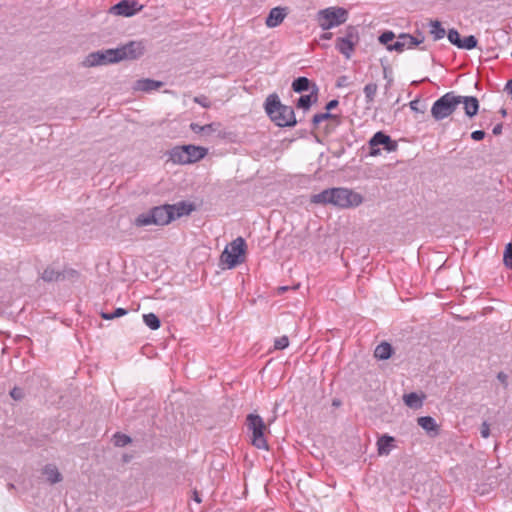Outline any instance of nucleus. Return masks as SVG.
Segmentation results:
<instances>
[{
  "label": "nucleus",
  "instance_id": "7",
  "mask_svg": "<svg viewBox=\"0 0 512 512\" xmlns=\"http://www.w3.org/2000/svg\"><path fill=\"white\" fill-rule=\"evenodd\" d=\"M337 105L338 101L332 100L326 105L325 112L314 116L313 122L318 129H323L324 131L329 132L340 124V114L331 112L337 107Z\"/></svg>",
  "mask_w": 512,
  "mask_h": 512
},
{
  "label": "nucleus",
  "instance_id": "26",
  "mask_svg": "<svg viewBox=\"0 0 512 512\" xmlns=\"http://www.w3.org/2000/svg\"><path fill=\"white\" fill-rule=\"evenodd\" d=\"M310 88V80L306 77H298L292 83V89L295 93H303Z\"/></svg>",
  "mask_w": 512,
  "mask_h": 512
},
{
  "label": "nucleus",
  "instance_id": "1",
  "mask_svg": "<svg viewBox=\"0 0 512 512\" xmlns=\"http://www.w3.org/2000/svg\"><path fill=\"white\" fill-rule=\"evenodd\" d=\"M310 201L314 204L331 205L347 210L360 207L365 197L362 193L348 187H333L313 194Z\"/></svg>",
  "mask_w": 512,
  "mask_h": 512
},
{
  "label": "nucleus",
  "instance_id": "38",
  "mask_svg": "<svg viewBox=\"0 0 512 512\" xmlns=\"http://www.w3.org/2000/svg\"><path fill=\"white\" fill-rule=\"evenodd\" d=\"M480 434L483 438L490 436V425L487 422H483L480 427Z\"/></svg>",
  "mask_w": 512,
  "mask_h": 512
},
{
  "label": "nucleus",
  "instance_id": "44",
  "mask_svg": "<svg viewBox=\"0 0 512 512\" xmlns=\"http://www.w3.org/2000/svg\"><path fill=\"white\" fill-rule=\"evenodd\" d=\"M208 100L209 98H195V101L197 103H199L200 105H202L203 107H208L209 106V103H208Z\"/></svg>",
  "mask_w": 512,
  "mask_h": 512
},
{
  "label": "nucleus",
  "instance_id": "42",
  "mask_svg": "<svg viewBox=\"0 0 512 512\" xmlns=\"http://www.w3.org/2000/svg\"><path fill=\"white\" fill-rule=\"evenodd\" d=\"M364 91L366 93V96H371L376 92V86L372 84H368L365 86Z\"/></svg>",
  "mask_w": 512,
  "mask_h": 512
},
{
  "label": "nucleus",
  "instance_id": "4",
  "mask_svg": "<svg viewBox=\"0 0 512 512\" xmlns=\"http://www.w3.org/2000/svg\"><path fill=\"white\" fill-rule=\"evenodd\" d=\"M265 110L271 121L279 127L293 126L296 123L293 108L282 104L277 98L269 99Z\"/></svg>",
  "mask_w": 512,
  "mask_h": 512
},
{
  "label": "nucleus",
  "instance_id": "24",
  "mask_svg": "<svg viewBox=\"0 0 512 512\" xmlns=\"http://www.w3.org/2000/svg\"><path fill=\"white\" fill-rule=\"evenodd\" d=\"M418 425L427 432H438V425L434 418L430 416H423L417 419Z\"/></svg>",
  "mask_w": 512,
  "mask_h": 512
},
{
  "label": "nucleus",
  "instance_id": "48",
  "mask_svg": "<svg viewBox=\"0 0 512 512\" xmlns=\"http://www.w3.org/2000/svg\"><path fill=\"white\" fill-rule=\"evenodd\" d=\"M317 92H318V89H317L316 85L314 84V85H313V89H312V91H311V93H310V95H309V96H313V94H314V93L316 94Z\"/></svg>",
  "mask_w": 512,
  "mask_h": 512
},
{
  "label": "nucleus",
  "instance_id": "22",
  "mask_svg": "<svg viewBox=\"0 0 512 512\" xmlns=\"http://www.w3.org/2000/svg\"><path fill=\"white\" fill-rule=\"evenodd\" d=\"M43 476L45 477L46 481L51 484L57 483L62 479L61 474L59 473L56 466L50 464L44 467Z\"/></svg>",
  "mask_w": 512,
  "mask_h": 512
},
{
  "label": "nucleus",
  "instance_id": "37",
  "mask_svg": "<svg viewBox=\"0 0 512 512\" xmlns=\"http://www.w3.org/2000/svg\"><path fill=\"white\" fill-rule=\"evenodd\" d=\"M410 107L412 110L417 112H423L426 108V106L421 102L419 98H416L415 100L411 101Z\"/></svg>",
  "mask_w": 512,
  "mask_h": 512
},
{
  "label": "nucleus",
  "instance_id": "47",
  "mask_svg": "<svg viewBox=\"0 0 512 512\" xmlns=\"http://www.w3.org/2000/svg\"><path fill=\"white\" fill-rule=\"evenodd\" d=\"M331 38H332V33L331 32H327V33H324L322 35V39L330 40Z\"/></svg>",
  "mask_w": 512,
  "mask_h": 512
},
{
  "label": "nucleus",
  "instance_id": "50",
  "mask_svg": "<svg viewBox=\"0 0 512 512\" xmlns=\"http://www.w3.org/2000/svg\"><path fill=\"white\" fill-rule=\"evenodd\" d=\"M443 96L450 97V96H455V95H454V92H447V93H446V94H444Z\"/></svg>",
  "mask_w": 512,
  "mask_h": 512
},
{
  "label": "nucleus",
  "instance_id": "29",
  "mask_svg": "<svg viewBox=\"0 0 512 512\" xmlns=\"http://www.w3.org/2000/svg\"><path fill=\"white\" fill-rule=\"evenodd\" d=\"M143 321L152 330H156V329H158L160 327V320L153 313L144 314L143 315Z\"/></svg>",
  "mask_w": 512,
  "mask_h": 512
},
{
  "label": "nucleus",
  "instance_id": "8",
  "mask_svg": "<svg viewBox=\"0 0 512 512\" xmlns=\"http://www.w3.org/2000/svg\"><path fill=\"white\" fill-rule=\"evenodd\" d=\"M359 42V33L356 27L348 26L345 35L336 40V49L346 58L350 59L355 46Z\"/></svg>",
  "mask_w": 512,
  "mask_h": 512
},
{
  "label": "nucleus",
  "instance_id": "23",
  "mask_svg": "<svg viewBox=\"0 0 512 512\" xmlns=\"http://www.w3.org/2000/svg\"><path fill=\"white\" fill-rule=\"evenodd\" d=\"M430 34L434 41H438L446 35V30L442 27L441 22L438 20H431L429 22Z\"/></svg>",
  "mask_w": 512,
  "mask_h": 512
},
{
  "label": "nucleus",
  "instance_id": "6",
  "mask_svg": "<svg viewBox=\"0 0 512 512\" xmlns=\"http://www.w3.org/2000/svg\"><path fill=\"white\" fill-rule=\"evenodd\" d=\"M247 427L251 432V442L258 448L267 450L268 444L265 437V433L268 431L263 419L256 414H249L247 416Z\"/></svg>",
  "mask_w": 512,
  "mask_h": 512
},
{
  "label": "nucleus",
  "instance_id": "30",
  "mask_svg": "<svg viewBox=\"0 0 512 512\" xmlns=\"http://www.w3.org/2000/svg\"><path fill=\"white\" fill-rule=\"evenodd\" d=\"M477 43H478V41H477L476 37L473 35H470L461 40L459 48L471 50L477 46Z\"/></svg>",
  "mask_w": 512,
  "mask_h": 512
},
{
  "label": "nucleus",
  "instance_id": "51",
  "mask_svg": "<svg viewBox=\"0 0 512 512\" xmlns=\"http://www.w3.org/2000/svg\"><path fill=\"white\" fill-rule=\"evenodd\" d=\"M43 278L50 279L48 276H46V274L43 275Z\"/></svg>",
  "mask_w": 512,
  "mask_h": 512
},
{
  "label": "nucleus",
  "instance_id": "20",
  "mask_svg": "<svg viewBox=\"0 0 512 512\" xmlns=\"http://www.w3.org/2000/svg\"><path fill=\"white\" fill-rule=\"evenodd\" d=\"M190 127L194 133L199 134L204 138H208L211 135H213L214 133L219 132L220 126L217 123H211V124H206V125H199L197 123H192L190 125Z\"/></svg>",
  "mask_w": 512,
  "mask_h": 512
},
{
  "label": "nucleus",
  "instance_id": "12",
  "mask_svg": "<svg viewBox=\"0 0 512 512\" xmlns=\"http://www.w3.org/2000/svg\"><path fill=\"white\" fill-rule=\"evenodd\" d=\"M369 145L371 149L370 154L372 156L380 154V149L378 148L379 145H383L384 149L387 150L388 152H393L398 147L396 141H393L388 135L384 134L381 131L374 134V136L369 141Z\"/></svg>",
  "mask_w": 512,
  "mask_h": 512
},
{
  "label": "nucleus",
  "instance_id": "43",
  "mask_svg": "<svg viewBox=\"0 0 512 512\" xmlns=\"http://www.w3.org/2000/svg\"><path fill=\"white\" fill-rule=\"evenodd\" d=\"M311 103V98H299V106L303 108H308Z\"/></svg>",
  "mask_w": 512,
  "mask_h": 512
},
{
  "label": "nucleus",
  "instance_id": "9",
  "mask_svg": "<svg viewBox=\"0 0 512 512\" xmlns=\"http://www.w3.org/2000/svg\"><path fill=\"white\" fill-rule=\"evenodd\" d=\"M118 63L114 48L89 53L83 60L84 67H97Z\"/></svg>",
  "mask_w": 512,
  "mask_h": 512
},
{
  "label": "nucleus",
  "instance_id": "33",
  "mask_svg": "<svg viewBox=\"0 0 512 512\" xmlns=\"http://www.w3.org/2000/svg\"><path fill=\"white\" fill-rule=\"evenodd\" d=\"M289 345V339L287 336H281L276 338L274 341V349L275 350H283L287 348Z\"/></svg>",
  "mask_w": 512,
  "mask_h": 512
},
{
  "label": "nucleus",
  "instance_id": "34",
  "mask_svg": "<svg viewBox=\"0 0 512 512\" xmlns=\"http://www.w3.org/2000/svg\"><path fill=\"white\" fill-rule=\"evenodd\" d=\"M504 263L507 267L512 268V244H508L504 253Z\"/></svg>",
  "mask_w": 512,
  "mask_h": 512
},
{
  "label": "nucleus",
  "instance_id": "17",
  "mask_svg": "<svg viewBox=\"0 0 512 512\" xmlns=\"http://www.w3.org/2000/svg\"><path fill=\"white\" fill-rule=\"evenodd\" d=\"M287 15V9L283 7H274L270 10L266 18V26L269 28H275L279 26Z\"/></svg>",
  "mask_w": 512,
  "mask_h": 512
},
{
  "label": "nucleus",
  "instance_id": "31",
  "mask_svg": "<svg viewBox=\"0 0 512 512\" xmlns=\"http://www.w3.org/2000/svg\"><path fill=\"white\" fill-rule=\"evenodd\" d=\"M395 34L392 31H385L379 36V42L383 45L390 47L394 43Z\"/></svg>",
  "mask_w": 512,
  "mask_h": 512
},
{
  "label": "nucleus",
  "instance_id": "14",
  "mask_svg": "<svg viewBox=\"0 0 512 512\" xmlns=\"http://www.w3.org/2000/svg\"><path fill=\"white\" fill-rule=\"evenodd\" d=\"M137 5L138 3L135 0H122L111 7V13L131 17L142 8V6L137 7Z\"/></svg>",
  "mask_w": 512,
  "mask_h": 512
},
{
  "label": "nucleus",
  "instance_id": "16",
  "mask_svg": "<svg viewBox=\"0 0 512 512\" xmlns=\"http://www.w3.org/2000/svg\"><path fill=\"white\" fill-rule=\"evenodd\" d=\"M151 213L154 225H167L173 220L169 205L155 207Z\"/></svg>",
  "mask_w": 512,
  "mask_h": 512
},
{
  "label": "nucleus",
  "instance_id": "19",
  "mask_svg": "<svg viewBox=\"0 0 512 512\" xmlns=\"http://www.w3.org/2000/svg\"><path fill=\"white\" fill-rule=\"evenodd\" d=\"M395 439L389 435H383L377 440V452L380 456H387L395 448Z\"/></svg>",
  "mask_w": 512,
  "mask_h": 512
},
{
  "label": "nucleus",
  "instance_id": "52",
  "mask_svg": "<svg viewBox=\"0 0 512 512\" xmlns=\"http://www.w3.org/2000/svg\"><path fill=\"white\" fill-rule=\"evenodd\" d=\"M270 97L277 96L275 93L269 95Z\"/></svg>",
  "mask_w": 512,
  "mask_h": 512
},
{
  "label": "nucleus",
  "instance_id": "36",
  "mask_svg": "<svg viewBox=\"0 0 512 512\" xmlns=\"http://www.w3.org/2000/svg\"><path fill=\"white\" fill-rule=\"evenodd\" d=\"M114 442L117 446H125L130 442V438L124 434H116L114 436Z\"/></svg>",
  "mask_w": 512,
  "mask_h": 512
},
{
  "label": "nucleus",
  "instance_id": "11",
  "mask_svg": "<svg viewBox=\"0 0 512 512\" xmlns=\"http://www.w3.org/2000/svg\"><path fill=\"white\" fill-rule=\"evenodd\" d=\"M424 35L418 32L417 35L413 36L407 33H401L398 35L394 43L388 47L389 51L403 52L406 49H413L424 42Z\"/></svg>",
  "mask_w": 512,
  "mask_h": 512
},
{
  "label": "nucleus",
  "instance_id": "45",
  "mask_svg": "<svg viewBox=\"0 0 512 512\" xmlns=\"http://www.w3.org/2000/svg\"><path fill=\"white\" fill-rule=\"evenodd\" d=\"M504 90L508 95L512 96V79L506 83Z\"/></svg>",
  "mask_w": 512,
  "mask_h": 512
},
{
  "label": "nucleus",
  "instance_id": "27",
  "mask_svg": "<svg viewBox=\"0 0 512 512\" xmlns=\"http://www.w3.org/2000/svg\"><path fill=\"white\" fill-rule=\"evenodd\" d=\"M134 223H135L136 226H139V227L148 226V225L154 224L151 210L149 212L142 213V214L138 215L135 218Z\"/></svg>",
  "mask_w": 512,
  "mask_h": 512
},
{
  "label": "nucleus",
  "instance_id": "39",
  "mask_svg": "<svg viewBox=\"0 0 512 512\" xmlns=\"http://www.w3.org/2000/svg\"><path fill=\"white\" fill-rule=\"evenodd\" d=\"M349 83V78L347 76H341L337 79L336 86L337 87H346Z\"/></svg>",
  "mask_w": 512,
  "mask_h": 512
},
{
  "label": "nucleus",
  "instance_id": "15",
  "mask_svg": "<svg viewBox=\"0 0 512 512\" xmlns=\"http://www.w3.org/2000/svg\"><path fill=\"white\" fill-rule=\"evenodd\" d=\"M164 85L161 81L153 79H139L133 83L132 89L135 92L153 93Z\"/></svg>",
  "mask_w": 512,
  "mask_h": 512
},
{
  "label": "nucleus",
  "instance_id": "5",
  "mask_svg": "<svg viewBox=\"0 0 512 512\" xmlns=\"http://www.w3.org/2000/svg\"><path fill=\"white\" fill-rule=\"evenodd\" d=\"M348 19V11L342 7H328L319 10L316 20L323 30H329L345 23Z\"/></svg>",
  "mask_w": 512,
  "mask_h": 512
},
{
  "label": "nucleus",
  "instance_id": "46",
  "mask_svg": "<svg viewBox=\"0 0 512 512\" xmlns=\"http://www.w3.org/2000/svg\"><path fill=\"white\" fill-rule=\"evenodd\" d=\"M501 132H502V126H501V125H497V126H495V127L493 128V133H494L495 135H499V134H501Z\"/></svg>",
  "mask_w": 512,
  "mask_h": 512
},
{
  "label": "nucleus",
  "instance_id": "2",
  "mask_svg": "<svg viewBox=\"0 0 512 512\" xmlns=\"http://www.w3.org/2000/svg\"><path fill=\"white\" fill-rule=\"evenodd\" d=\"M247 257V244L242 237L228 243L219 258V266L223 270L234 269L243 264Z\"/></svg>",
  "mask_w": 512,
  "mask_h": 512
},
{
  "label": "nucleus",
  "instance_id": "49",
  "mask_svg": "<svg viewBox=\"0 0 512 512\" xmlns=\"http://www.w3.org/2000/svg\"><path fill=\"white\" fill-rule=\"evenodd\" d=\"M194 500H195L196 502H198V503H200V502H201V499H200V497H199V495H198V493H197V492H195V493H194Z\"/></svg>",
  "mask_w": 512,
  "mask_h": 512
},
{
  "label": "nucleus",
  "instance_id": "35",
  "mask_svg": "<svg viewBox=\"0 0 512 512\" xmlns=\"http://www.w3.org/2000/svg\"><path fill=\"white\" fill-rule=\"evenodd\" d=\"M127 313V311L123 308H117L114 313L112 314H107V313H103L102 314V317L104 319H107V320H111V319H114L116 317H121V316H124L125 314Z\"/></svg>",
  "mask_w": 512,
  "mask_h": 512
},
{
  "label": "nucleus",
  "instance_id": "3",
  "mask_svg": "<svg viewBox=\"0 0 512 512\" xmlns=\"http://www.w3.org/2000/svg\"><path fill=\"white\" fill-rule=\"evenodd\" d=\"M208 154V149L196 145L176 146L169 151V161L178 165L194 164Z\"/></svg>",
  "mask_w": 512,
  "mask_h": 512
},
{
  "label": "nucleus",
  "instance_id": "41",
  "mask_svg": "<svg viewBox=\"0 0 512 512\" xmlns=\"http://www.w3.org/2000/svg\"><path fill=\"white\" fill-rule=\"evenodd\" d=\"M10 394L12 398L16 400L21 399L23 397V391L20 388H14Z\"/></svg>",
  "mask_w": 512,
  "mask_h": 512
},
{
  "label": "nucleus",
  "instance_id": "40",
  "mask_svg": "<svg viewBox=\"0 0 512 512\" xmlns=\"http://www.w3.org/2000/svg\"><path fill=\"white\" fill-rule=\"evenodd\" d=\"M484 136H485V133H484V131H481V130L474 131L471 134L472 139L475 141L482 140L484 138Z\"/></svg>",
  "mask_w": 512,
  "mask_h": 512
},
{
  "label": "nucleus",
  "instance_id": "25",
  "mask_svg": "<svg viewBox=\"0 0 512 512\" xmlns=\"http://www.w3.org/2000/svg\"><path fill=\"white\" fill-rule=\"evenodd\" d=\"M392 346L387 342L380 343L374 351V356L380 360H386L391 357Z\"/></svg>",
  "mask_w": 512,
  "mask_h": 512
},
{
  "label": "nucleus",
  "instance_id": "13",
  "mask_svg": "<svg viewBox=\"0 0 512 512\" xmlns=\"http://www.w3.org/2000/svg\"><path fill=\"white\" fill-rule=\"evenodd\" d=\"M457 104L456 98H439L431 109L432 115L437 120L446 118L452 114Z\"/></svg>",
  "mask_w": 512,
  "mask_h": 512
},
{
  "label": "nucleus",
  "instance_id": "10",
  "mask_svg": "<svg viewBox=\"0 0 512 512\" xmlns=\"http://www.w3.org/2000/svg\"><path fill=\"white\" fill-rule=\"evenodd\" d=\"M145 47L141 41H129L114 48L118 63L124 60H135L144 54Z\"/></svg>",
  "mask_w": 512,
  "mask_h": 512
},
{
  "label": "nucleus",
  "instance_id": "32",
  "mask_svg": "<svg viewBox=\"0 0 512 512\" xmlns=\"http://www.w3.org/2000/svg\"><path fill=\"white\" fill-rule=\"evenodd\" d=\"M447 38L451 44L459 48L462 39L456 29H450L447 33Z\"/></svg>",
  "mask_w": 512,
  "mask_h": 512
},
{
  "label": "nucleus",
  "instance_id": "28",
  "mask_svg": "<svg viewBox=\"0 0 512 512\" xmlns=\"http://www.w3.org/2000/svg\"><path fill=\"white\" fill-rule=\"evenodd\" d=\"M465 111L468 116H474L478 111L477 98H465Z\"/></svg>",
  "mask_w": 512,
  "mask_h": 512
},
{
  "label": "nucleus",
  "instance_id": "21",
  "mask_svg": "<svg viewBox=\"0 0 512 512\" xmlns=\"http://www.w3.org/2000/svg\"><path fill=\"white\" fill-rule=\"evenodd\" d=\"M172 212L173 220L184 215H188L194 210V205L189 202H179L174 205H169Z\"/></svg>",
  "mask_w": 512,
  "mask_h": 512
},
{
  "label": "nucleus",
  "instance_id": "18",
  "mask_svg": "<svg viewBox=\"0 0 512 512\" xmlns=\"http://www.w3.org/2000/svg\"><path fill=\"white\" fill-rule=\"evenodd\" d=\"M426 396L424 393H407L403 395V402L411 409L418 410L423 406Z\"/></svg>",
  "mask_w": 512,
  "mask_h": 512
}]
</instances>
